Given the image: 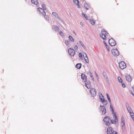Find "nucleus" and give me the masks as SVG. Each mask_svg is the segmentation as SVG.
<instances>
[{
    "mask_svg": "<svg viewBox=\"0 0 134 134\" xmlns=\"http://www.w3.org/2000/svg\"><path fill=\"white\" fill-rule=\"evenodd\" d=\"M99 35L100 37L104 40H106L107 38H109L108 33L104 29L102 30Z\"/></svg>",
    "mask_w": 134,
    "mask_h": 134,
    "instance_id": "f257e3e1",
    "label": "nucleus"
},
{
    "mask_svg": "<svg viewBox=\"0 0 134 134\" xmlns=\"http://www.w3.org/2000/svg\"><path fill=\"white\" fill-rule=\"evenodd\" d=\"M110 118L108 116H107L105 117L103 119V121L106 125L108 126L110 124Z\"/></svg>",
    "mask_w": 134,
    "mask_h": 134,
    "instance_id": "f03ea898",
    "label": "nucleus"
},
{
    "mask_svg": "<svg viewBox=\"0 0 134 134\" xmlns=\"http://www.w3.org/2000/svg\"><path fill=\"white\" fill-rule=\"evenodd\" d=\"M107 132L108 134H117V132L116 131H114L113 129L111 127H109L107 128Z\"/></svg>",
    "mask_w": 134,
    "mask_h": 134,
    "instance_id": "7ed1b4c3",
    "label": "nucleus"
},
{
    "mask_svg": "<svg viewBox=\"0 0 134 134\" xmlns=\"http://www.w3.org/2000/svg\"><path fill=\"white\" fill-rule=\"evenodd\" d=\"M113 55L115 56H118L119 54L118 51L117 49H113L111 51Z\"/></svg>",
    "mask_w": 134,
    "mask_h": 134,
    "instance_id": "20e7f679",
    "label": "nucleus"
},
{
    "mask_svg": "<svg viewBox=\"0 0 134 134\" xmlns=\"http://www.w3.org/2000/svg\"><path fill=\"white\" fill-rule=\"evenodd\" d=\"M119 66L122 69H125L126 67L125 63L123 61L120 62L119 63Z\"/></svg>",
    "mask_w": 134,
    "mask_h": 134,
    "instance_id": "39448f33",
    "label": "nucleus"
},
{
    "mask_svg": "<svg viewBox=\"0 0 134 134\" xmlns=\"http://www.w3.org/2000/svg\"><path fill=\"white\" fill-rule=\"evenodd\" d=\"M68 53L71 56H74L75 54V52L74 50L71 48H69L68 49Z\"/></svg>",
    "mask_w": 134,
    "mask_h": 134,
    "instance_id": "423d86ee",
    "label": "nucleus"
},
{
    "mask_svg": "<svg viewBox=\"0 0 134 134\" xmlns=\"http://www.w3.org/2000/svg\"><path fill=\"white\" fill-rule=\"evenodd\" d=\"M85 86L88 89H91V84L90 81L86 80V81H85Z\"/></svg>",
    "mask_w": 134,
    "mask_h": 134,
    "instance_id": "0eeeda50",
    "label": "nucleus"
},
{
    "mask_svg": "<svg viewBox=\"0 0 134 134\" xmlns=\"http://www.w3.org/2000/svg\"><path fill=\"white\" fill-rule=\"evenodd\" d=\"M90 90V92L91 96L93 97L95 96L96 94V92L95 89L91 88V89Z\"/></svg>",
    "mask_w": 134,
    "mask_h": 134,
    "instance_id": "6e6552de",
    "label": "nucleus"
},
{
    "mask_svg": "<svg viewBox=\"0 0 134 134\" xmlns=\"http://www.w3.org/2000/svg\"><path fill=\"white\" fill-rule=\"evenodd\" d=\"M109 43L111 46H114L116 44V43L113 38L110 39L109 40Z\"/></svg>",
    "mask_w": 134,
    "mask_h": 134,
    "instance_id": "1a4fd4ad",
    "label": "nucleus"
},
{
    "mask_svg": "<svg viewBox=\"0 0 134 134\" xmlns=\"http://www.w3.org/2000/svg\"><path fill=\"white\" fill-rule=\"evenodd\" d=\"M100 111L102 112V115L104 114L106 112V108L105 107L100 105L99 108Z\"/></svg>",
    "mask_w": 134,
    "mask_h": 134,
    "instance_id": "9d476101",
    "label": "nucleus"
},
{
    "mask_svg": "<svg viewBox=\"0 0 134 134\" xmlns=\"http://www.w3.org/2000/svg\"><path fill=\"white\" fill-rule=\"evenodd\" d=\"M38 11L39 12V13L42 15L43 16H44L46 14V13L44 11V10L46 9H44L41 8H39L38 9Z\"/></svg>",
    "mask_w": 134,
    "mask_h": 134,
    "instance_id": "9b49d317",
    "label": "nucleus"
},
{
    "mask_svg": "<svg viewBox=\"0 0 134 134\" xmlns=\"http://www.w3.org/2000/svg\"><path fill=\"white\" fill-rule=\"evenodd\" d=\"M101 96L100 97V98L101 102L103 103L104 105H107V101L105 100L102 94H101Z\"/></svg>",
    "mask_w": 134,
    "mask_h": 134,
    "instance_id": "f8f14e48",
    "label": "nucleus"
},
{
    "mask_svg": "<svg viewBox=\"0 0 134 134\" xmlns=\"http://www.w3.org/2000/svg\"><path fill=\"white\" fill-rule=\"evenodd\" d=\"M126 105L127 109L129 112V113L130 115L133 113L132 110L131 109V108L129 106V105L127 103H126Z\"/></svg>",
    "mask_w": 134,
    "mask_h": 134,
    "instance_id": "ddd939ff",
    "label": "nucleus"
},
{
    "mask_svg": "<svg viewBox=\"0 0 134 134\" xmlns=\"http://www.w3.org/2000/svg\"><path fill=\"white\" fill-rule=\"evenodd\" d=\"M53 15L55 17V18L58 20L60 21L61 20L59 16L57 13L55 12H52Z\"/></svg>",
    "mask_w": 134,
    "mask_h": 134,
    "instance_id": "4468645a",
    "label": "nucleus"
},
{
    "mask_svg": "<svg viewBox=\"0 0 134 134\" xmlns=\"http://www.w3.org/2000/svg\"><path fill=\"white\" fill-rule=\"evenodd\" d=\"M126 79L128 82H131L132 80V78L131 76L128 74H127L126 76Z\"/></svg>",
    "mask_w": 134,
    "mask_h": 134,
    "instance_id": "2eb2a0df",
    "label": "nucleus"
},
{
    "mask_svg": "<svg viewBox=\"0 0 134 134\" xmlns=\"http://www.w3.org/2000/svg\"><path fill=\"white\" fill-rule=\"evenodd\" d=\"M114 120H112L111 121L110 120V122L112 124H116L118 122V118L116 116H114Z\"/></svg>",
    "mask_w": 134,
    "mask_h": 134,
    "instance_id": "dca6fc26",
    "label": "nucleus"
},
{
    "mask_svg": "<svg viewBox=\"0 0 134 134\" xmlns=\"http://www.w3.org/2000/svg\"><path fill=\"white\" fill-rule=\"evenodd\" d=\"M64 43L68 47H69L71 45L70 42L68 40H65L64 41Z\"/></svg>",
    "mask_w": 134,
    "mask_h": 134,
    "instance_id": "f3484780",
    "label": "nucleus"
},
{
    "mask_svg": "<svg viewBox=\"0 0 134 134\" xmlns=\"http://www.w3.org/2000/svg\"><path fill=\"white\" fill-rule=\"evenodd\" d=\"M52 29L55 31H58L59 30V28L58 26L56 25H53L52 27Z\"/></svg>",
    "mask_w": 134,
    "mask_h": 134,
    "instance_id": "a211bd4d",
    "label": "nucleus"
},
{
    "mask_svg": "<svg viewBox=\"0 0 134 134\" xmlns=\"http://www.w3.org/2000/svg\"><path fill=\"white\" fill-rule=\"evenodd\" d=\"M84 7L86 9V10H88L90 7L89 4L87 3H85L84 5Z\"/></svg>",
    "mask_w": 134,
    "mask_h": 134,
    "instance_id": "6ab92c4d",
    "label": "nucleus"
},
{
    "mask_svg": "<svg viewBox=\"0 0 134 134\" xmlns=\"http://www.w3.org/2000/svg\"><path fill=\"white\" fill-rule=\"evenodd\" d=\"M81 78L82 80L86 81L87 80V76L84 74H82L81 75Z\"/></svg>",
    "mask_w": 134,
    "mask_h": 134,
    "instance_id": "aec40b11",
    "label": "nucleus"
},
{
    "mask_svg": "<svg viewBox=\"0 0 134 134\" xmlns=\"http://www.w3.org/2000/svg\"><path fill=\"white\" fill-rule=\"evenodd\" d=\"M32 3L34 4L37 5L38 4V0H31Z\"/></svg>",
    "mask_w": 134,
    "mask_h": 134,
    "instance_id": "412c9836",
    "label": "nucleus"
},
{
    "mask_svg": "<svg viewBox=\"0 0 134 134\" xmlns=\"http://www.w3.org/2000/svg\"><path fill=\"white\" fill-rule=\"evenodd\" d=\"M121 129L122 131L124 132L125 130V124H121Z\"/></svg>",
    "mask_w": 134,
    "mask_h": 134,
    "instance_id": "4be33fe9",
    "label": "nucleus"
},
{
    "mask_svg": "<svg viewBox=\"0 0 134 134\" xmlns=\"http://www.w3.org/2000/svg\"><path fill=\"white\" fill-rule=\"evenodd\" d=\"M89 21L91 23L93 26L95 24V23L93 19H89Z\"/></svg>",
    "mask_w": 134,
    "mask_h": 134,
    "instance_id": "5701e85b",
    "label": "nucleus"
},
{
    "mask_svg": "<svg viewBox=\"0 0 134 134\" xmlns=\"http://www.w3.org/2000/svg\"><path fill=\"white\" fill-rule=\"evenodd\" d=\"M88 74L90 75V77H91L92 80H93V81H94V78L92 76V73L90 71H89V72H88Z\"/></svg>",
    "mask_w": 134,
    "mask_h": 134,
    "instance_id": "b1692460",
    "label": "nucleus"
},
{
    "mask_svg": "<svg viewBox=\"0 0 134 134\" xmlns=\"http://www.w3.org/2000/svg\"><path fill=\"white\" fill-rule=\"evenodd\" d=\"M81 63H78L76 64V66L78 69H80L81 67Z\"/></svg>",
    "mask_w": 134,
    "mask_h": 134,
    "instance_id": "393cba45",
    "label": "nucleus"
},
{
    "mask_svg": "<svg viewBox=\"0 0 134 134\" xmlns=\"http://www.w3.org/2000/svg\"><path fill=\"white\" fill-rule=\"evenodd\" d=\"M69 38L70 40L72 42H74V40L73 38L70 35L69 36Z\"/></svg>",
    "mask_w": 134,
    "mask_h": 134,
    "instance_id": "a878e982",
    "label": "nucleus"
},
{
    "mask_svg": "<svg viewBox=\"0 0 134 134\" xmlns=\"http://www.w3.org/2000/svg\"><path fill=\"white\" fill-rule=\"evenodd\" d=\"M121 124H125V121L124 118L123 117H122L121 118Z\"/></svg>",
    "mask_w": 134,
    "mask_h": 134,
    "instance_id": "bb28decb",
    "label": "nucleus"
},
{
    "mask_svg": "<svg viewBox=\"0 0 134 134\" xmlns=\"http://www.w3.org/2000/svg\"><path fill=\"white\" fill-rule=\"evenodd\" d=\"M84 59H85V62L87 63H88L89 62V61L88 59V57H84Z\"/></svg>",
    "mask_w": 134,
    "mask_h": 134,
    "instance_id": "cd10ccee",
    "label": "nucleus"
},
{
    "mask_svg": "<svg viewBox=\"0 0 134 134\" xmlns=\"http://www.w3.org/2000/svg\"><path fill=\"white\" fill-rule=\"evenodd\" d=\"M103 75L104 77L106 79H108V77L107 76V75L106 74V73L105 72H103Z\"/></svg>",
    "mask_w": 134,
    "mask_h": 134,
    "instance_id": "c85d7f7f",
    "label": "nucleus"
},
{
    "mask_svg": "<svg viewBox=\"0 0 134 134\" xmlns=\"http://www.w3.org/2000/svg\"><path fill=\"white\" fill-rule=\"evenodd\" d=\"M118 80L119 82H122V81L120 77L118 76Z\"/></svg>",
    "mask_w": 134,
    "mask_h": 134,
    "instance_id": "c756f323",
    "label": "nucleus"
},
{
    "mask_svg": "<svg viewBox=\"0 0 134 134\" xmlns=\"http://www.w3.org/2000/svg\"><path fill=\"white\" fill-rule=\"evenodd\" d=\"M79 42L81 45L83 47V48H85V47L84 46L82 42L81 41H80Z\"/></svg>",
    "mask_w": 134,
    "mask_h": 134,
    "instance_id": "7c9ffc66",
    "label": "nucleus"
},
{
    "mask_svg": "<svg viewBox=\"0 0 134 134\" xmlns=\"http://www.w3.org/2000/svg\"><path fill=\"white\" fill-rule=\"evenodd\" d=\"M130 115L134 122V113H133L132 114Z\"/></svg>",
    "mask_w": 134,
    "mask_h": 134,
    "instance_id": "2f4dec72",
    "label": "nucleus"
},
{
    "mask_svg": "<svg viewBox=\"0 0 134 134\" xmlns=\"http://www.w3.org/2000/svg\"><path fill=\"white\" fill-rule=\"evenodd\" d=\"M74 3L76 5L79 3V2L78 0H74Z\"/></svg>",
    "mask_w": 134,
    "mask_h": 134,
    "instance_id": "473e14b6",
    "label": "nucleus"
},
{
    "mask_svg": "<svg viewBox=\"0 0 134 134\" xmlns=\"http://www.w3.org/2000/svg\"><path fill=\"white\" fill-rule=\"evenodd\" d=\"M44 16V18L46 20H48L49 19V17L48 15H46Z\"/></svg>",
    "mask_w": 134,
    "mask_h": 134,
    "instance_id": "72a5a7b5",
    "label": "nucleus"
},
{
    "mask_svg": "<svg viewBox=\"0 0 134 134\" xmlns=\"http://www.w3.org/2000/svg\"><path fill=\"white\" fill-rule=\"evenodd\" d=\"M79 58L81 59L82 60V59H83V57H82V53H79Z\"/></svg>",
    "mask_w": 134,
    "mask_h": 134,
    "instance_id": "f704fd0d",
    "label": "nucleus"
},
{
    "mask_svg": "<svg viewBox=\"0 0 134 134\" xmlns=\"http://www.w3.org/2000/svg\"><path fill=\"white\" fill-rule=\"evenodd\" d=\"M74 49H75V51H76L78 49V47L77 45H75L74 46Z\"/></svg>",
    "mask_w": 134,
    "mask_h": 134,
    "instance_id": "c9c22d12",
    "label": "nucleus"
},
{
    "mask_svg": "<svg viewBox=\"0 0 134 134\" xmlns=\"http://www.w3.org/2000/svg\"><path fill=\"white\" fill-rule=\"evenodd\" d=\"M83 56L84 58L87 57V54L86 52H83Z\"/></svg>",
    "mask_w": 134,
    "mask_h": 134,
    "instance_id": "e433bc0d",
    "label": "nucleus"
},
{
    "mask_svg": "<svg viewBox=\"0 0 134 134\" xmlns=\"http://www.w3.org/2000/svg\"><path fill=\"white\" fill-rule=\"evenodd\" d=\"M112 112V114L114 115V117L115 116H116V115L115 113L114 112V110L113 109L111 110Z\"/></svg>",
    "mask_w": 134,
    "mask_h": 134,
    "instance_id": "4c0bfd02",
    "label": "nucleus"
},
{
    "mask_svg": "<svg viewBox=\"0 0 134 134\" xmlns=\"http://www.w3.org/2000/svg\"><path fill=\"white\" fill-rule=\"evenodd\" d=\"M59 34L61 36H63L64 34L62 31H60Z\"/></svg>",
    "mask_w": 134,
    "mask_h": 134,
    "instance_id": "58836bf2",
    "label": "nucleus"
},
{
    "mask_svg": "<svg viewBox=\"0 0 134 134\" xmlns=\"http://www.w3.org/2000/svg\"><path fill=\"white\" fill-rule=\"evenodd\" d=\"M41 6L43 8V9H46V6L44 4H42Z\"/></svg>",
    "mask_w": 134,
    "mask_h": 134,
    "instance_id": "ea45409f",
    "label": "nucleus"
},
{
    "mask_svg": "<svg viewBox=\"0 0 134 134\" xmlns=\"http://www.w3.org/2000/svg\"><path fill=\"white\" fill-rule=\"evenodd\" d=\"M121 85H122V87H124V88L125 87V85L124 83H122Z\"/></svg>",
    "mask_w": 134,
    "mask_h": 134,
    "instance_id": "a19ab883",
    "label": "nucleus"
},
{
    "mask_svg": "<svg viewBox=\"0 0 134 134\" xmlns=\"http://www.w3.org/2000/svg\"><path fill=\"white\" fill-rule=\"evenodd\" d=\"M110 108L111 109V110L113 109L112 106V105L111 104H110Z\"/></svg>",
    "mask_w": 134,
    "mask_h": 134,
    "instance_id": "79ce46f5",
    "label": "nucleus"
},
{
    "mask_svg": "<svg viewBox=\"0 0 134 134\" xmlns=\"http://www.w3.org/2000/svg\"><path fill=\"white\" fill-rule=\"evenodd\" d=\"M106 95H107V96L108 99L110 98L109 96L107 93L106 94Z\"/></svg>",
    "mask_w": 134,
    "mask_h": 134,
    "instance_id": "37998d69",
    "label": "nucleus"
},
{
    "mask_svg": "<svg viewBox=\"0 0 134 134\" xmlns=\"http://www.w3.org/2000/svg\"><path fill=\"white\" fill-rule=\"evenodd\" d=\"M95 74H96V77L97 78V79H98V76L96 72L95 73Z\"/></svg>",
    "mask_w": 134,
    "mask_h": 134,
    "instance_id": "c03bdc74",
    "label": "nucleus"
},
{
    "mask_svg": "<svg viewBox=\"0 0 134 134\" xmlns=\"http://www.w3.org/2000/svg\"><path fill=\"white\" fill-rule=\"evenodd\" d=\"M82 16H84V17L86 16L85 14L83 13H82Z\"/></svg>",
    "mask_w": 134,
    "mask_h": 134,
    "instance_id": "a18cd8bd",
    "label": "nucleus"
},
{
    "mask_svg": "<svg viewBox=\"0 0 134 134\" xmlns=\"http://www.w3.org/2000/svg\"><path fill=\"white\" fill-rule=\"evenodd\" d=\"M108 101L110 103V104H111V100L110 99V98L108 99Z\"/></svg>",
    "mask_w": 134,
    "mask_h": 134,
    "instance_id": "49530a36",
    "label": "nucleus"
},
{
    "mask_svg": "<svg viewBox=\"0 0 134 134\" xmlns=\"http://www.w3.org/2000/svg\"><path fill=\"white\" fill-rule=\"evenodd\" d=\"M86 19V20H88V17H87V16H86L84 17Z\"/></svg>",
    "mask_w": 134,
    "mask_h": 134,
    "instance_id": "de8ad7c7",
    "label": "nucleus"
},
{
    "mask_svg": "<svg viewBox=\"0 0 134 134\" xmlns=\"http://www.w3.org/2000/svg\"><path fill=\"white\" fill-rule=\"evenodd\" d=\"M104 44H105V45L106 46H107V44L104 41Z\"/></svg>",
    "mask_w": 134,
    "mask_h": 134,
    "instance_id": "09e8293b",
    "label": "nucleus"
},
{
    "mask_svg": "<svg viewBox=\"0 0 134 134\" xmlns=\"http://www.w3.org/2000/svg\"><path fill=\"white\" fill-rule=\"evenodd\" d=\"M80 25H81V26H83V24L82 22H80Z\"/></svg>",
    "mask_w": 134,
    "mask_h": 134,
    "instance_id": "8fccbe9b",
    "label": "nucleus"
},
{
    "mask_svg": "<svg viewBox=\"0 0 134 134\" xmlns=\"http://www.w3.org/2000/svg\"><path fill=\"white\" fill-rule=\"evenodd\" d=\"M77 4V6H78V7L79 8H80V6L79 5V4Z\"/></svg>",
    "mask_w": 134,
    "mask_h": 134,
    "instance_id": "3c124183",
    "label": "nucleus"
},
{
    "mask_svg": "<svg viewBox=\"0 0 134 134\" xmlns=\"http://www.w3.org/2000/svg\"><path fill=\"white\" fill-rule=\"evenodd\" d=\"M106 48H107V49L108 48H109V47H108V46H107H107H106Z\"/></svg>",
    "mask_w": 134,
    "mask_h": 134,
    "instance_id": "603ef678",
    "label": "nucleus"
},
{
    "mask_svg": "<svg viewBox=\"0 0 134 134\" xmlns=\"http://www.w3.org/2000/svg\"><path fill=\"white\" fill-rule=\"evenodd\" d=\"M73 32H74V34L75 35H76V33H75V32H74V31Z\"/></svg>",
    "mask_w": 134,
    "mask_h": 134,
    "instance_id": "864d4df0",
    "label": "nucleus"
},
{
    "mask_svg": "<svg viewBox=\"0 0 134 134\" xmlns=\"http://www.w3.org/2000/svg\"><path fill=\"white\" fill-rule=\"evenodd\" d=\"M108 50V51H109V48H108L107 49Z\"/></svg>",
    "mask_w": 134,
    "mask_h": 134,
    "instance_id": "5fc2aeb1",
    "label": "nucleus"
},
{
    "mask_svg": "<svg viewBox=\"0 0 134 134\" xmlns=\"http://www.w3.org/2000/svg\"><path fill=\"white\" fill-rule=\"evenodd\" d=\"M131 94H132V95L134 97V95L133 94H132V93H131Z\"/></svg>",
    "mask_w": 134,
    "mask_h": 134,
    "instance_id": "6e6d98bb",
    "label": "nucleus"
},
{
    "mask_svg": "<svg viewBox=\"0 0 134 134\" xmlns=\"http://www.w3.org/2000/svg\"><path fill=\"white\" fill-rule=\"evenodd\" d=\"M133 90L134 91V88H133Z\"/></svg>",
    "mask_w": 134,
    "mask_h": 134,
    "instance_id": "4d7b16f0",
    "label": "nucleus"
}]
</instances>
